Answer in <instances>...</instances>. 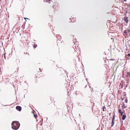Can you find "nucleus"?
<instances>
[{
  "mask_svg": "<svg viewBox=\"0 0 130 130\" xmlns=\"http://www.w3.org/2000/svg\"><path fill=\"white\" fill-rule=\"evenodd\" d=\"M25 83H26V81L25 82Z\"/></svg>",
  "mask_w": 130,
  "mask_h": 130,
  "instance_id": "obj_39",
  "label": "nucleus"
},
{
  "mask_svg": "<svg viewBox=\"0 0 130 130\" xmlns=\"http://www.w3.org/2000/svg\"><path fill=\"white\" fill-rule=\"evenodd\" d=\"M42 122H43V119H42Z\"/></svg>",
  "mask_w": 130,
  "mask_h": 130,
  "instance_id": "obj_32",
  "label": "nucleus"
},
{
  "mask_svg": "<svg viewBox=\"0 0 130 130\" xmlns=\"http://www.w3.org/2000/svg\"><path fill=\"white\" fill-rule=\"evenodd\" d=\"M24 18L25 19H29L28 18Z\"/></svg>",
  "mask_w": 130,
  "mask_h": 130,
  "instance_id": "obj_26",
  "label": "nucleus"
},
{
  "mask_svg": "<svg viewBox=\"0 0 130 130\" xmlns=\"http://www.w3.org/2000/svg\"><path fill=\"white\" fill-rule=\"evenodd\" d=\"M89 88H91V87L90 86H89Z\"/></svg>",
  "mask_w": 130,
  "mask_h": 130,
  "instance_id": "obj_36",
  "label": "nucleus"
},
{
  "mask_svg": "<svg viewBox=\"0 0 130 130\" xmlns=\"http://www.w3.org/2000/svg\"><path fill=\"white\" fill-rule=\"evenodd\" d=\"M129 6H130V4H129Z\"/></svg>",
  "mask_w": 130,
  "mask_h": 130,
  "instance_id": "obj_38",
  "label": "nucleus"
},
{
  "mask_svg": "<svg viewBox=\"0 0 130 130\" xmlns=\"http://www.w3.org/2000/svg\"><path fill=\"white\" fill-rule=\"evenodd\" d=\"M127 30V32L128 34L130 32V30L128 29H127V30Z\"/></svg>",
  "mask_w": 130,
  "mask_h": 130,
  "instance_id": "obj_18",
  "label": "nucleus"
},
{
  "mask_svg": "<svg viewBox=\"0 0 130 130\" xmlns=\"http://www.w3.org/2000/svg\"><path fill=\"white\" fill-rule=\"evenodd\" d=\"M121 99L122 101H123L124 100V99L122 97L121 98Z\"/></svg>",
  "mask_w": 130,
  "mask_h": 130,
  "instance_id": "obj_23",
  "label": "nucleus"
},
{
  "mask_svg": "<svg viewBox=\"0 0 130 130\" xmlns=\"http://www.w3.org/2000/svg\"><path fill=\"white\" fill-rule=\"evenodd\" d=\"M83 104L80 103H79L78 105H79L80 106H82Z\"/></svg>",
  "mask_w": 130,
  "mask_h": 130,
  "instance_id": "obj_20",
  "label": "nucleus"
},
{
  "mask_svg": "<svg viewBox=\"0 0 130 130\" xmlns=\"http://www.w3.org/2000/svg\"><path fill=\"white\" fill-rule=\"evenodd\" d=\"M128 86V84H126V87H127V86Z\"/></svg>",
  "mask_w": 130,
  "mask_h": 130,
  "instance_id": "obj_31",
  "label": "nucleus"
},
{
  "mask_svg": "<svg viewBox=\"0 0 130 130\" xmlns=\"http://www.w3.org/2000/svg\"><path fill=\"white\" fill-rule=\"evenodd\" d=\"M126 76L127 77H129L130 76V73L129 72H127V73Z\"/></svg>",
  "mask_w": 130,
  "mask_h": 130,
  "instance_id": "obj_10",
  "label": "nucleus"
},
{
  "mask_svg": "<svg viewBox=\"0 0 130 130\" xmlns=\"http://www.w3.org/2000/svg\"><path fill=\"white\" fill-rule=\"evenodd\" d=\"M58 37H61V36H60V35H58Z\"/></svg>",
  "mask_w": 130,
  "mask_h": 130,
  "instance_id": "obj_27",
  "label": "nucleus"
},
{
  "mask_svg": "<svg viewBox=\"0 0 130 130\" xmlns=\"http://www.w3.org/2000/svg\"><path fill=\"white\" fill-rule=\"evenodd\" d=\"M128 17H125L124 18V20L125 21L126 23H128Z\"/></svg>",
  "mask_w": 130,
  "mask_h": 130,
  "instance_id": "obj_3",
  "label": "nucleus"
},
{
  "mask_svg": "<svg viewBox=\"0 0 130 130\" xmlns=\"http://www.w3.org/2000/svg\"><path fill=\"white\" fill-rule=\"evenodd\" d=\"M129 36L130 37V34H129Z\"/></svg>",
  "mask_w": 130,
  "mask_h": 130,
  "instance_id": "obj_37",
  "label": "nucleus"
},
{
  "mask_svg": "<svg viewBox=\"0 0 130 130\" xmlns=\"http://www.w3.org/2000/svg\"><path fill=\"white\" fill-rule=\"evenodd\" d=\"M54 5H53V8H54Z\"/></svg>",
  "mask_w": 130,
  "mask_h": 130,
  "instance_id": "obj_34",
  "label": "nucleus"
},
{
  "mask_svg": "<svg viewBox=\"0 0 130 130\" xmlns=\"http://www.w3.org/2000/svg\"><path fill=\"white\" fill-rule=\"evenodd\" d=\"M4 58L5 59H6V57L5 55V54L4 55Z\"/></svg>",
  "mask_w": 130,
  "mask_h": 130,
  "instance_id": "obj_24",
  "label": "nucleus"
},
{
  "mask_svg": "<svg viewBox=\"0 0 130 130\" xmlns=\"http://www.w3.org/2000/svg\"><path fill=\"white\" fill-rule=\"evenodd\" d=\"M124 33L126 35H128L127 32V30H125L124 31Z\"/></svg>",
  "mask_w": 130,
  "mask_h": 130,
  "instance_id": "obj_12",
  "label": "nucleus"
},
{
  "mask_svg": "<svg viewBox=\"0 0 130 130\" xmlns=\"http://www.w3.org/2000/svg\"><path fill=\"white\" fill-rule=\"evenodd\" d=\"M127 11H126V13H125V14H124V15L126 16V14L127 13Z\"/></svg>",
  "mask_w": 130,
  "mask_h": 130,
  "instance_id": "obj_22",
  "label": "nucleus"
},
{
  "mask_svg": "<svg viewBox=\"0 0 130 130\" xmlns=\"http://www.w3.org/2000/svg\"><path fill=\"white\" fill-rule=\"evenodd\" d=\"M73 43H75V41L76 40V38H75V39H74L75 38L74 37V36H73Z\"/></svg>",
  "mask_w": 130,
  "mask_h": 130,
  "instance_id": "obj_11",
  "label": "nucleus"
},
{
  "mask_svg": "<svg viewBox=\"0 0 130 130\" xmlns=\"http://www.w3.org/2000/svg\"><path fill=\"white\" fill-rule=\"evenodd\" d=\"M127 56L129 57H130V53L128 54L127 55Z\"/></svg>",
  "mask_w": 130,
  "mask_h": 130,
  "instance_id": "obj_21",
  "label": "nucleus"
},
{
  "mask_svg": "<svg viewBox=\"0 0 130 130\" xmlns=\"http://www.w3.org/2000/svg\"><path fill=\"white\" fill-rule=\"evenodd\" d=\"M11 105L10 104V105ZM9 105H4V106H8Z\"/></svg>",
  "mask_w": 130,
  "mask_h": 130,
  "instance_id": "obj_25",
  "label": "nucleus"
},
{
  "mask_svg": "<svg viewBox=\"0 0 130 130\" xmlns=\"http://www.w3.org/2000/svg\"><path fill=\"white\" fill-rule=\"evenodd\" d=\"M32 113H33L34 114V112L33 111L32 112Z\"/></svg>",
  "mask_w": 130,
  "mask_h": 130,
  "instance_id": "obj_30",
  "label": "nucleus"
},
{
  "mask_svg": "<svg viewBox=\"0 0 130 130\" xmlns=\"http://www.w3.org/2000/svg\"><path fill=\"white\" fill-rule=\"evenodd\" d=\"M16 109L19 111H20L22 110V107L20 106H17L16 107Z\"/></svg>",
  "mask_w": 130,
  "mask_h": 130,
  "instance_id": "obj_2",
  "label": "nucleus"
},
{
  "mask_svg": "<svg viewBox=\"0 0 130 130\" xmlns=\"http://www.w3.org/2000/svg\"><path fill=\"white\" fill-rule=\"evenodd\" d=\"M37 46V44H35L33 46V47L34 48H35Z\"/></svg>",
  "mask_w": 130,
  "mask_h": 130,
  "instance_id": "obj_15",
  "label": "nucleus"
},
{
  "mask_svg": "<svg viewBox=\"0 0 130 130\" xmlns=\"http://www.w3.org/2000/svg\"><path fill=\"white\" fill-rule=\"evenodd\" d=\"M118 112L120 113V112H122L121 111V109H118Z\"/></svg>",
  "mask_w": 130,
  "mask_h": 130,
  "instance_id": "obj_17",
  "label": "nucleus"
},
{
  "mask_svg": "<svg viewBox=\"0 0 130 130\" xmlns=\"http://www.w3.org/2000/svg\"><path fill=\"white\" fill-rule=\"evenodd\" d=\"M12 128L13 129L17 130L18 129L20 126V124L18 121H13L11 124Z\"/></svg>",
  "mask_w": 130,
  "mask_h": 130,
  "instance_id": "obj_1",
  "label": "nucleus"
},
{
  "mask_svg": "<svg viewBox=\"0 0 130 130\" xmlns=\"http://www.w3.org/2000/svg\"><path fill=\"white\" fill-rule=\"evenodd\" d=\"M106 108L105 107V106H103V111H106Z\"/></svg>",
  "mask_w": 130,
  "mask_h": 130,
  "instance_id": "obj_9",
  "label": "nucleus"
},
{
  "mask_svg": "<svg viewBox=\"0 0 130 130\" xmlns=\"http://www.w3.org/2000/svg\"><path fill=\"white\" fill-rule=\"evenodd\" d=\"M120 105H119V107H120Z\"/></svg>",
  "mask_w": 130,
  "mask_h": 130,
  "instance_id": "obj_35",
  "label": "nucleus"
},
{
  "mask_svg": "<svg viewBox=\"0 0 130 130\" xmlns=\"http://www.w3.org/2000/svg\"><path fill=\"white\" fill-rule=\"evenodd\" d=\"M126 0H124V2H126Z\"/></svg>",
  "mask_w": 130,
  "mask_h": 130,
  "instance_id": "obj_29",
  "label": "nucleus"
},
{
  "mask_svg": "<svg viewBox=\"0 0 130 130\" xmlns=\"http://www.w3.org/2000/svg\"><path fill=\"white\" fill-rule=\"evenodd\" d=\"M114 124V121H111V127H112L113 126Z\"/></svg>",
  "mask_w": 130,
  "mask_h": 130,
  "instance_id": "obj_7",
  "label": "nucleus"
},
{
  "mask_svg": "<svg viewBox=\"0 0 130 130\" xmlns=\"http://www.w3.org/2000/svg\"><path fill=\"white\" fill-rule=\"evenodd\" d=\"M120 113V114L121 116H122L123 115V112H122Z\"/></svg>",
  "mask_w": 130,
  "mask_h": 130,
  "instance_id": "obj_19",
  "label": "nucleus"
},
{
  "mask_svg": "<svg viewBox=\"0 0 130 130\" xmlns=\"http://www.w3.org/2000/svg\"><path fill=\"white\" fill-rule=\"evenodd\" d=\"M39 70L40 71V72H42V70H41L40 68H39Z\"/></svg>",
  "mask_w": 130,
  "mask_h": 130,
  "instance_id": "obj_28",
  "label": "nucleus"
},
{
  "mask_svg": "<svg viewBox=\"0 0 130 130\" xmlns=\"http://www.w3.org/2000/svg\"><path fill=\"white\" fill-rule=\"evenodd\" d=\"M115 114H114V115H113L112 121H115Z\"/></svg>",
  "mask_w": 130,
  "mask_h": 130,
  "instance_id": "obj_8",
  "label": "nucleus"
},
{
  "mask_svg": "<svg viewBox=\"0 0 130 130\" xmlns=\"http://www.w3.org/2000/svg\"><path fill=\"white\" fill-rule=\"evenodd\" d=\"M123 105L122 106V109L123 110H124V109H125L126 108L127 106H126L125 105V104L123 102Z\"/></svg>",
  "mask_w": 130,
  "mask_h": 130,
  "instance_id": "obj_4",
  "label": "nucleus"
},
{
  "mask_svg": "<svg viewBox=\"0 0 130 130\" xmlns=\"http://www.w3.org/2000/svg\"><path fill=\"white\" fill-rule=\"evenodd\" d=\"M43 1L44 2H47L48 3L50 4L51 3V2L52 1L51 0H44Z\"/></svg>",
  "mask_w": 130,
  "mask_h": 130,
  "instance_id": "obj_6",
  "label": "nucleus"
},
{
  "mask_svg": "<svg viewBox=\"0 0 130 130\" xmlns=\"http://www.w3.org/2000/svg\"><path fill=\"white\" fill-rule=\"evenodd\" d=\"M73 76H72V78Z\"/></svg>",
  "mask_w": 130,
  "mask_h": 130,
  "instance_id": "obj_40",
  "label": "nucleus"
},
{
  "mask_svg": "<svg viewBox=\"0 0 130 130\" xmlns=\"http://www.w3.org/2000/svg\"><path fill=\"white\" fill-rule=\"evenodd\" d=\"M86 80L87 81L88 80V79L87 78H86Z\"/></svg>",
  "mask_w": 130,
  "mask_h": 130,
  "instance_id": "obj_33",
  "label": "nucleus"
},
{
  "mask_svg": "<svg viewBox=\"0 0 130 130\" xmlns=\"http://www.w3.org/2000/svg\"><path fill=\"white\" fill-rule=\"evenodd\" d=\"M34 117L35 118H37V114H35L34 113Z\"/></svg>",
  "mask_w": 130,
  "mask_h": 130,
  "instance_id": "obj_14",
  "label": "nucleus"
},
{
  "mask_svg": "<svg viewBox=\"0 0 130 130\" xmlns=\"http://www.w3.org/2000/svg\"><path fill=\"white\" fill-rule=\"evenodd\" d=\"M127 42L128 43V45L130 47V40H129L127 41Z\"/></svg>",
  "mask_w": 130,
  "mask_h": 130,
  "instance_id": "obj_13",
  "label": "nucleus"
},
{
  "mask_svg": "<svg viewBox=\"0 0 130 130\" xmlns=\"http://www.w3.org/2000/svg\"><path fill=\"white\" fill-rule=\"evenodd\" d=\"M125 102L126 103H127V101H128V100H127V99L126 98L125 100Z\"/></svg>",
  "mask_w": 130,
  "mask_h": 130,
  "instance_id": "obj_16",
  "label": "nucleus"
},
{
  "mask_svg": "<svg viewBox=\"0 0 130 130\" xmlns=\"http://www.w3.org/2000/svg\"><path fill=\"white\" fill-rule=\"evenodd\" d=\"M122 116V119L123 120H124L126 118V115H125L123 114Z\"/></svg>",
  "mask_w": 130,
  "mask_h": 130,
  "instance_id": "obj_5",
  "label": "nucleus"
}]
</instances>
